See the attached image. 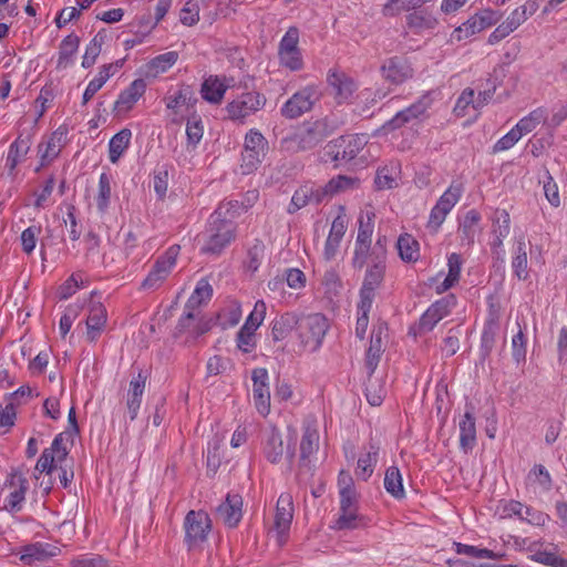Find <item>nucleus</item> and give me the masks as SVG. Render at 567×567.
Returning a JSON list of instances; mask_svg holds the SVG:
<instances>
[{
    "label": "nucleus",
    "instance_id": "34",
    "mask_svg": "<svg viewBox=\"0 0 567 567\" xmlns=\"http://www.w3.org/2000/svg\"><path fill=\"white\" fill-rule=\"evenodd\" d=\"M480 220L481 214L475 209H471L465 214L464 219L460 224L458 228L460 239L463 245L470 246L474 244L476 228Z\"/></svg>",
    "mask_w": 567,
    "mask_h": 567
},
{
    "label": "nucleus",
    "instance_id": "27",
    "mask_svg": "<svg viewBox=\"0 0 567 567\" xmlns=\"http://www.w3.org/2000/svg\"><path fill=\"white\" fill-rule=\"evenodd\" d=\"M319 449V433L317 429L307 426L300 442V467L310 468V456Z\"/></svg>",
    "mask_w": 567,
    "mask_h": 567
},
{
    "label": "nucleus",
    "instance_id": "42",
    "mask_svg": "<svg viewBox=\"0 0 567 567\" xmlns=\"http://www.w3.org/2000/svg\"><path fill=\"white\" fill-rule=\"evenodd\" d=\"M449 274L441 286L437 287V292H443L453 287L460 279L462 258L458 254L453 252L447 259Z\"/></svg>",
    "mask_w": 567,
    "mask_h": 567
},
{
    "label": "nucleus",
    "instance_id": "6",
    "mask_svg": "<svg viewBox=\"0 0 567 567\" xmlns=\"http://www.w3.org/2000/svg\"><path fill=\"white\" fill-rule=\"evenodd\" d=\"M184 529L188 549L199 547L212 529L209 515L204 511H189L184 519Z\"/></svg>",
    "mask_w": 567,
    "mask_h": 567
},
{
    "label": "nucleus",
    "instance_id": "37",
    "mask_svg": "<svg viewBox=\"0 0 567 567\" xmlns=\"http://www.w3.org/2000/svg\"><path fill=\"white\" fill-rule=\"evenodd\" d=\"M132 133L128 128H123L116 133L109 143V158L115 164L130 145Z\"/></svg>",
    "mask_w": 567,
    "mask_h": 567
},
{
    "label": "nucleus",
    "instance_id": "64",
    "mask_svg": "<svg viewBox=\"0 0 567 567\" xmlns=\"http://www.w3.org/2000/svg\"><path fill=\"white\" fill-rule=\"evenodd\" d=\"M460 331L457 329H450L447 336L443 339L442 351L446 357L454 355L460 348Z\"/></svg>",
    "mask_w": 567,
    "mask_h": 567
},
{
    "label": "nucleus",
    "instance_id": "3",
    "mask_svg": "<svg viewBox=\"0 0 567 567\" xmlns=\"http://www.w3.org/2000/svg\"><path fill=\"white\" fill-rule=\"evenodd\" d=\"M322 92L317 84H308L293 93L280 107V115L295 120L312 111L320 101Z\"/></svg>",
    "mask_w": 567,
    "mask_h": 567
},
{
    "label": "nucleus",
    "instance_id": "31",
    "mask_svg": "<svg viewBox=\"0 0 567 567\" xmlns=\"http://www.w3.org/2000/svg\"><path fill=\"white\" fill-rule=\"evenodd\" d=\"M31 147V136L30 135H19L17 140L10 145L8 156H7V167L10 173H13L17 165L21 162V159L28 154Z\"/></svg>",
    "mask_w": 567,
    "mask_h": 567
},
{
    "label": "nucleus",
    "instance_id": "45",
    "mask_svg": "<svg viewBox=\"0 0 567 567\" xmlns=\"http://www.w3.org/2000/svg\"><path fill=\"white\" fill-rule=\"evenodd\" d=\"M111 176L102 173L99 178V190L96 195V207L101 214L106 213L111 199Z\"/></svg>",
    "mask_w": 567,
    "mask_h": 567
},
{
    "label": "nucleus",
    "instance_id": "14",
    "mask_svg": "<svg viewBox=\"0 0 567 567\" xmlns=\"http://www.w3.org/2000/svg\"><path fill=\"white\" fill-rule=\"evenodd\" d=\"M96 291L91 292V301L89 305V316L86 318V339L94 342L104 331L107 322V311L104 305L100 301H94Z\"/></svg>",
    "mask_w": 567,
    "mask_h": 567
},
{
    "label": "nucleus",
    "instance_id": "35",
    "mask_svg": "<svg viewBox=\"0 0 567 567\" xmlns=\"http://www.w3.org/2000/svg\"><path fill=\"white\" fill-rule=\"evenodd\" d=\"M527 265V243L522 236L516 240L515 256L512 260L514 274L519 280H526L528 278Z\"/></svg>",
    "mask_w": 567,
    "mask_h": 567
},
{
    "label": "nucleus",
    "instance_id": "16",
    "mask_svg": "<svg viewBox=\"0 0 567 567\" xmlns=\"http://www.w3.org/2000/svg\"><path fill=\"white\" fill-rule=\"evenodd\" d=\"M373 217H374V214H371V215L368 214L367 223L363 221L362 217H360V219H359L360 225H359V229H358L355 250H354V257H353V266L359 269H361L367 262V255L370 249L371 236L373 233V223H372Z\"/></svg>",
    "mask_w": 567,
    "mask_h": 567
},
{
    "label": "nucleus",
    "instance_id": "39",
    "mask_svg": "<svg viewBox=\"0 0 567 567\" xmlns=\"http://www.w3.org/2000/svg\"><path fill=\"white\" fill-rule=\"evenodd\" d=\"M384 260H375L373 265L367 269L361 289H369V291L375 292L384 279Z\"/></svg>",
    "mask_w": 567,
    "mask_h": 567
},
{
    "label": "nucleus",
    "instance_id": "63",
    "mask_svg": "<svg viewBox=\"0 0 567 567\" xmlns=\"http://www.w3.org/2000/svg\"><path fill=\"white\" fill-rule=\"evenodd\" d=\"M450 212H451L450 209H447L446 207H443L436 203L430 213L427 228L432 229L433 231H437V229L441 227V225L443 224V221L446 218V215Z\"/></svg>",
    "mask_w": 567,
    "mask_h": 567
},
{
    "label": "nucleus",
    "instance_id": "46",
    "mask_svg": "<svg viewBox=\"0 0 567 567\" xmlns=\"http://www.w3.org/2000/svg\"><path fill=\"white\" fill-rule=\"evenodd\" d=\"M213 295V288L206 280H200L192 296L188 298L186 305L187 308H195L197 309L204 301H207L210 299Z\"/></svg>",
    "mask_w": 567,
    "mask_h": 567
},
{
    "label": "nucleus",
    "instance_id": "44",
    "mask_svg": "<svg viewBox=\"0 0 567 567\" xmlns=\"http://www.w3.org/2000/svg\"><path fill=\"white\" fill-rule=\"evenodd\" d=\"M105 39L106 34L102 31H99L91 40V42L87 44L82 60V66L84 69H89L95 63L97 56L101 53L102 45L105 42Z\"/></svg>",
    "mask_w": 567,
    "mask_h": 567
},
{
    "label": "nucleus",
    "instance_id": "4",
    "mask_svg": "<svg viewBox=\"0 0 567 567\" xmlns=\"http://www.w3.org/2000/svg\"><path fill=\"white\" fill-rule=\"evenodd\" d=\"M432 103L431 93L423 94L415 103L399 111L391 120L386 121L381 126V131L388 134L406 124L423 121L429 116L427 111L431 109Z\"/></svg>",
    "mask_w": 567,
    "mask_h": 567
},
{
    "label": "nucleus",
    "instance_id": "2",
    "mask_svg": "<svg viewBox=\"0 0 567 567\" xmlns=\"http://www.w3.org/2000/svg\"><path fill=\"white\" fill-rule=\"evenodd\" d=\"M329 329L328 319L321 313L298 317L297 336L302 350L317 351Z\"/></svg>",
    "mask_w": 567,
    "mask_h": 567
},
{
    "label": "nucleus",
    "instance_id": "52",
    "mask_svg": "<svg viewBox=\"0 0 567 567\" xmlns=\"http://www.w3.org/2000/svg\"><path fill=\"white\" fill-rule=\"evenodd\" d=\"M280 64L290 71H299L303 68L300 50L278 52Z\"/></svg>",
    "mask_w": 567,
    "mask_h": 567
},
{
    "label": "nucleus",
    "instance_id": "47",
    "mask_svg": "<svg viewBox=\"0 0 567 567\" xmlns=\"http://www.w3.org/2000/svg\"><path fill=\"white\" fill-rule=\"evenodd\" d=\"M395 169L393 165L378 168L374 178L375 188L379 190L393 188L396 185Z\"/></svg>",
    "mask_w": 567,
    "mask_h": 567
},
{
    "label": "nucleus",
    "instance_id": "20",
    "mask_svg": "<svg viewBox=\"0 0 567 567\" xmlns=\"http://www.w3.org/2000/svg\"><path fill=\"white\" fill-rule=\"evenodd\" d=\"M385 331V323H380L372 330L370 346L365 354V368L368 370L369 377L374 373L383 353V334Z\"/></svg>",
    "mask_w": 567,
    "mask_h": 567
},
{
    "label": "nucleus",
    "instance_id": "50",
    "mask_svg": "<svg viewBox=\"0 0 567 567\" xmlns=\"http://www.w3.org/2000/svg\"><path fill=\"white\" fill-rule=\"evenodd\" d=\"M492 233L499 236H508L511 218L506 209H496L492 216Z\"/></svg>",
    "mask_w": 567,
    "mask_h": 567
},
{
    "label": "nucleus",
    "instance_id": "48",
    "mask_svg": "<svg viewBox=\"0 0 567 567\" xmlns=\"http://www.w3.org/2000/svg\"><path fill=\"white\" fill-rule=\"evenodd\" d=\"M178 59V53L175 51H169L163 54H159L151 60L150 70L154 71L155 74L163 73L169 68H172Z\"/></svg>",
    "mask_w": 567,
    "mask_h": 567
},
{
    "label": "nucleus",
    "instance_id": "61",
    "mask_svg": "<svg viewBox=\"0 0 567 567\" xmlns=\"http://www.w3.org/2000/svg\"><path fill=\"white\" fill-rule=\"evenodd\" d=\"M513 358L519 363L526 358V337L523 329L519 328L518 332L512 339Z\"/></svg>",
    "mask_w": 567,
    "mask_h": 567
},
{
    "label": "nucleus",
    "instance_id": "51",
    "mask_svg": "<svg viewBox=\"0 0 567 567\" xmlns=\"http://www.w3.org/2000/svg\"><path fill=\"white\" fill-rule=\"evenodd\" d=\"M456 306V297L453 293L446 295L440 300L435 301L429 307V309L439 318L441 321L443 318L449 316L452 309Z\"/></svg>",
    "mask_w": 567,
    "mask_h": 567
},
{
    "label": "nucleus",
    "instance_id": "30",
    "mask_svg": "<svg viewBox=\"0 0 567 567\" xmlns=\"http://www.w3.org/2000/svg\"><path fill=\"white\" fill-rule=\"evenodd\" d=\"M166 107L176 111L177 107L185 105L187 109H192L198 102L196 92L190 85L183 84L179 86L175 94H172L165 99Z\"/></svg>",
    "mask_w": 567,
    "mask_h": 567
},
{
    "label": "nucleus",
    "instance_id": "17",
    "mask_svg": "<svg viewBox=\"0 0 567 567\" xmlns=\"http://www.w3.org/2000/svg\"><path fill=\"white\" fill-rule=\"evenodd\" d=\"M327 83L332 89L333 97L338 104L347 102L357 90L354 80L344 72L337 70L328 72Z\"/></svg>",
    "mask_w": 567,
    "mask_h": 567
},
{
    "label": "nucleus",
    "instance_id": "28",
    "mask_svg": "<svg viewBox=\"0 0 567 567\" xmlns=\"http://www.w3.org/2000/svg\"><path fill=\"white\" fill-rule=\"evenodd\" d=\"M359 186L360 179L358 177L338 175L322 185V188L328 202L332 196L344 193L347 190L357 189Z\"/></svg>",
    "mask_w": 567,
    "mask_h": 567
},
{
    "label": "nucleus",
    "instance_id": "26",
    "mask_svg": "<svg viewBox=\"0 0 567 567\" xmlns=\"http://www.w3.org/2000/svg\"><path fill=\"white\" fill-rule=\"evenodd\" d=\"M146 83L143 79L134 80L127 89L121 92L115 102V109L121 111H128L137 102V100L145 93Z\"/></svg>",
    "mask_w": 567,
    "mask_h": 567
},
{
    "label": "nucleus",
    "instance_id": "40",
    "mask_svg": "<svg viewBox=\"0 0 567 567\" xmlns=\"http://www.w3.org/2000/svg\"><path fill=\"white\" fill-rule=\"evenodd\" d=\"M437 20L424 11H414L406 16V25L414 33H421L424 30L434 29Z\"/></svg>",
    "mask_w": 567,
    "mask_h": 567
},
{
    "label": "nucleus",
    "instance_id": "7",
    "mask_svg": "<svg viewBox=\"0 0 567 567\" xmlns=\"http://www.w3.org/2000/svg\"><path fill=\"white\" fill-rule=\"evenodd\" d=\"M365 144L367 141L363 136H340L328 143L326 147V156H328L332 162H350L357 157Z\"/></svg>",
    "mask_w": 567,
    "mask_h": 567
},
{
    "label": "nucleus",
    "instance_id": "9",
    "mask_svg": "<svg viewBox=\"0 0 567 567\" xmlns=\"http://www.w3.org/2000/svg\"><path fill=\"white\" fill-rule=\"evenodd\" d=\"M324 202H327V198L322 185L307 182L295 190L287 213L292 215L307 205H320Z\"/></svg>",
    "mask_w": 567,
    "mask_h": 567
},
{
    "label": "nucleus",
    "instance_id": "49",
    "mask_svg": "<svg viewBox=\"0 0 567 567\" xmlns=\"http://www.w3.org/2000/svg\"><path fill=\"white\" fill-rule=\"evenodd\" d=\"M463 193V185L461 183L453 182L450 187L443 193V195L436 202L439 205L452 208L457 204Z\"/></svg>",
    "mask_w": 567,
    "mask_h": 567
},
{
    "label": "nucleus",
    "instance_id": "12",
    "mask_svg": "<svg viewBox=\"0 0 567 567\" xmlns=\"http://www.w3.org/2000/svg\"><path fill=\"white\" fill-rule=\"evenodd\" d=\"M293 518V502L290 494H281L278 497L275 514V530L279 545L287 539V534Z\"/></svg>",
    "mask_w": 567,
    "mask_h": 567
},
{
    "label": "nucleus",
    "instance_id": "10",
    "mask_svg": "<svg viewBox=\"0 0 567 567\" xmlns=\"http://www.w3.org/2000/svg\"><path fill=\"white\" fill-rule=\"evenodd\" d=\"M380 72L384 81L400 85L413 78L414 70L404 56H391L385 59L381 66Z\"/></svg>",
    "mask_w": 567,
    "mask_h": 567
},
{
    "label": "nucleus",
    "instance_id": "5",
    "mask_svg": "<svg viewBox=\"0 0 567 567\" xmlns=\"http://www.w3.org/2000/svg\"><path fill=\"white\" fill-rule=\"evenodd\" d=\"M333 131L334 126L327 117L319 118L308 123L301 132L295 134L291 141L296 143L297 150L309 151L321 144Z\"/></svg>",
    "mask_w": 567,
    "mask_h": 567
},
{
    "label": "nucleus",
    "instance_id": "22",
    "mask_svg": "<svg viewBox=\"0 0 567 567\" xmlns=\"http://www.w3.org/2000/svg\"><path fill=\"white\" fill-rule=\"evenodd\" d=\"M499 308L494 303H491L481 339V349L485 355L491 353L495 344L496 336L499 330Z\"/></svg>",
    "mask_w": 567,
    "mask_h": 567
},
{
    "label": "nucleus",
    "instance_id": "41",
    "mask_svg": "<svg viewBox=\"0 0 567 567\" xmlns=\"http://www.w3.org/2000/svg\"><path fill=\"white\" fill-rule=\"evenodd\" d=\"M384 488L393 497L401 499L405 496V492L402 484V476L400 470L396 466H390L384 475Z\"/></svg>",
    "mask_w": 567,
    "mask_h": 567
},
{
    "label": "nucleus",
    "instance_id": "38",
    "mask_svg": "<svg viewBox=\"0 0 567 567\" xmlns=\"http://www.w3.org/2000/svg\"><path fill=\"white\" fill-rule=\"evenodd\" d=\"M80 38L71 33L60 43L58 68H68L72 63V56L79 49Z\"/></svg>",
    "mask_w": 567,
    "mask_h": 567
},
{
    "label": "nucleus",
    "instance_id": "21",
    "mask_svg": "<svg viewBox=\"0 0 567 567\" xmlns=\"http://www.w3.org/2000/svg\"><path fill=\"white\" fill-rule=\"evenodd\" d=\"M68 130L60 126L54 131L45 143H40L38 152L41 157V165H47L56 158L65 144Z\"/></svg>",
    "mask_w": 567,
    "mask_h": 567
},
{
    "label": "nucleus",
    "instance_id": "33",
    "mask_svg": "<svg viewBox=\"0 0 567 567\" xmlns=\"http://www.w3.org/2000/svg\"><path fill=\"white\" fill-rule=\"evenodd\" d=\"M16 481L19 484V488L14 489L9 494L6 501V509L11 513L19 512L22 507V503L25 498V493L28 491V480L22 475L13 474L11 476V485L16 484Z\"/></svg>",
    "mask_w": 567,
    "mask_h": 567
},
{
    "label": "nucleus",
    "instance_id": "11",
    "mask_svg": "<svg viewBox=\"0 0 567 567\" xmlns=\"http://www.w3.org/2000/svg\"><path fill=\"white\" fill-rule=\"evenodd\" d=\"M266 103V99L258 92H247L228 103L226 110L231 120H244L259 111Z\"/></svg>",
    "mask_w": 567,
    "mask_h": 567
},
{
    "label": "nucleus",
    "instance_id": "55",
    "mask_svg": "<svg viewBox=\"0 0 567 567\" xmlns=\"http://www.w3.org/2000/svg\"><path fill=\"white\" fill-rule=\"evenodd\" d=\"M532 559L550 567H567V559L546 550L536 551L532 555Z\"/></svg>",
    "mask_w": 567,
    "mask_h": 567
},
{
    "label": "nucleus",
    "instance_id": "43",
    "mask_svg": "<svg viewBox=\"0 0 567 567\" xmlns=\"http://www.w3.org/2000/svg\"><path fill=\"white\" fill-rule=\"evenodd\" d=\"M171 270L164 266V264L157 260L153 265L147 277L142 282V288L145 290L157 289L169 275Z\"/></svg>",
    "mask_w": 567,
    "mask_h": 567
},
{
    "label": "nucleus",
    "instance_id": "13",
    "mask_svg": "<svg viewBox=\"0 0 567 567\" xmlns=\"http://www.w3.org/2000/svg\"><path fill=\"white\" fill-rule=\"evenodd\" d=\"M502 18V13L492 9H485L471 17L466 22L458 27L455 32L458 39L468 38L482 30L496 24Z\"/></svg>",
    "mask_w": 567,
    "mask_h": 567
},
{
    "label": "nucleus",
    "instance_id": "56",
    "mask_svg": "<svg viewBox=\"0 0 567 567\" xmlns=\"http://www.w3.org/2000/svg\"><path fill=\"white\" fill-rule=\"evenodd\" d=\"M186 135L189 143L196 145L203 137V126L200 118L193 114L186 125Z\"/></svg>",
    "mask_w": 567,
    "mask_h": 567
},
{
    "label": "nucleus",
    "instance_id": "29",
    "mask_svg": "<svg viewBox=\"0 0 567 567\" xmlns=\"http://www.w3.org/2000/svg\"><path fill=\"white\" fill-rule=\"evenodd\" d=\"M298 316L292 312L282 313L271 322V338L281 341L295 329L297 331Z\"/></svg>",
    "mask_w": 567,
    "mask_h": 567
},
{
    "label": "nucleus",
    "instance_id": "59",
    "mask_svg": "<svg viewBox=\"0 0 567 567\" xmlns=\"http://www.w3.org/2000/svg\"><path fill=\"white\" fill-rule=\"evenodd\" d=\"M198 312H196L195 308H187V305H185V311L184 315L178 320V323L176 326L177 333H184L186 331L192 332L194 329V324L196 322Z\"/></svg>",
    "mask_w": 567,
    "mask_h": 567
},
{
    "label": "nucleus",
    "instance_id": "57",
    "mask_svg": "<svg viewBox=\"0 0 567 567\" xmlns=\"http://www.w3.org/2000/svg\"><path fill=\"white\" fill-rule=\"evenodd\" d=\"M528 476L529 478H534V481H536L545 491H549L553 486L551 476L547 468L542 464L535 465L530 470Z\"/></svg>",
    "mask_w": 567,
    "mask_h": 567
},
{
    "label": "nucleus",
    "instance_id": "23",
    "mask_svg": "<svg viewBox=\"0 0 567 567\" xmlns=\"http://www.w3.org/2000/svg\"><path fill=\"white\" fill-rule=\"evenodd\" d=\"M58 547L47 543H34L23 547L21 560L24 564L32 565L35 561H44L56 555Z\"/></svg>",
    "mask_w": 567,
    "mask_h": 567
},
{
    "label": "nucleus",
    "instance_id": "24",
    "mask_svg": "<svg viewBox=\"0 0 567 567\" xmlns=\"http://www.w3.org/2000/svg\"><path fill=\"white\" fill-rule=\"evenodd\" d=\"M460 447L467 453L476 444V426L473 409L466 410L460 421Z\"/></svg>",
    "mask_w": 567,
    "mask_h": 567
},
{
    "label": "nucleus",
    "instance_id": "62",
    "mask_svg": "<svg viewBox=\"0 0 567 567\" xmlns=\"http://www.w3.org/2000/svg\"><path fill=\"white\" fill-rule=\"evenodd\" d=\"M544 194L551 206L558 207L560 205L558 186L549 172H546V179L544 181Z\"/></svg>",
    "mask_w": 567,
    "mask_h": 567
},
{
    "label": "nucleus",
    "instance_id": "1",
    "mask_svg": "<svg viewBox=\"0 0 567 567\" xmlns=\"http://www.w3.org/2000/svg\"><path fill=\"white\" fill-rule=\"evenodd\" d=\"M238 202L220 203L210 215L205 233L203 254L219 255L236 238L235 217L238 216Z\"/></svg>",
    "mask_w": 567,
    "mask_h": 567
},
{
    "label": "nucleus",
    "instance_id": "54",
    "mask_svg": "<svg viewBox=\"0 0 567 567\" xmlns=\"http://www.w3.org/2000/svg\"><path fill=\"white\" fill-rule=\"evenodd\" d=\"M237 347L245 353H249L256 347L255 331L243 326L237 332Z\"/></svg>",
    "mask_w": 567,
    "mask_h": 567
},
{
    "label": "nucleus",
    "instance_id": "8",
    "mask_svg": "<svg viewBox=\"0 0 567 567\" xmlns=\"http://www.w3.org/2000/svg\"><path fill=\"white\" fill-rule=\"evenodd\" d=\"M268 151V142L265 136L255 128L249 130L245 136L243 167L247 173L257 168Z\"/></svg>",
    "mask_w": 567,
    "mask_h": 567
},
{
    "label": "nucleus",
    "instance_id": "18",
    "mask_svg": "<svg viewBox=\"0 0 567 567\" xmlns=\"http://www.w3.org/2000/svg\"><path fill=\"white\" fill-rule=\"evenodd\" d=\"M243 498L238 494H227L216 511L217 518L229 528H235L243 517Z\"/></svg>",
    "mask_w": 567,
    "mask_h": 567
},
{
    "label": "nucleus",
    "instance_id": "58",
    "mask_svg": "<svg viewBox=\"0 0 567 567\" xmlns=\"http://www.w3.org/2000/svg\"><path fill=\"white\" fill-rule=\"evenodd\" d=\"M41 233L40 226H30L27 229H24L21 234V244H22V250L25 254H31L37 244V237Z\"/></svg>",
    "mask_w": 567,
    "mask_h": 567
},
{
    "label": "nucleus",
    "instance_id": "32",
    "mask_svg": "<svg viewBox=\"0 0 567 567\" xmlns=\"http://www.w3.org/2000/svg\"><path fill=\"white\" fill-rule=\"evenodd\" d=\"M379 445L370 442L368 450L358 460L357 475L363 481H367L373 473L379 458Z\"/></svg>",
    "mask_w": 567,
    "mask_h": 567
},
{
    "label": "nucleus",
    "instance_id": "36",
    "mask_svg": "<svg viewBox=\"0 0 567 567\" xmlns=\"http://www.w3.org/2000/svg\"><path fill=\"white\" fill-rule=\"evenodd\" d=\"M398 250L401 259L406 262H414L420 257V246L417 240L410 234H403L399 237Z\"/></svg>",
    "mask_w": 567,
    "mask_h": 567
},
{
    "label": "nucleus",
    "instance_id": "25",
    "mask_svg": "<svg viewBox=\"0 0 567 567\" xmlns=\"http://www.w3.org/2000/svg\"><path fill=\"white\" fill-rule=\"evenodd\" d=\"M225 81L226 78H219L217 75L208 76L202 84V97L213 104L220 103L229 86Z\"/></svg>",
    "mask_w": 567,
    "mask_h": 567
},
{
    "label": "nucleus",
    "instance_id": "19",
    "mask_svg": "<svg viewBox=\"0 0 567 567\" xmlns=\"http://www.w3.org/2000/svg\"><path fill=\"white\" fill-rule=\"evenodd\" d=\"M285 453L284 440L276 426H270L262 432V454L272 464L281 461Z\"/></svg>",
    "mask_w": 567,
    "mask_h": 567
},
{
    "label": "nucleus",
    "instance_id": "60",
    "mask_svg": "<svg viewBox=\"0 0 567 567\" xmlns=\"http://www.w3.org/2000/svg\"><path fill=\"white\" fill-rule=\"evenodd\" d=\"M299 43V30L296 27H290L279 43L278 52L300 50Z\"/></svg>",
    "mask_w": 567,
    "mask_h": 567
},
{
    "label": "nucleus",
    "instance_id": "15",
    "mask_svg": "<svg viewBox=\"0 0 567 567\" xmlns=\"http://www.w3.org/2000/svg\"><path fill=\"white\" fill-rule=\"evenodd\" d=\"M252 394L257 411L266 416L270 411V392L268 386V371L265 368L252 370Z\"/></svg>",
    "mask_w": 567,
    "mask_h": 567
},
{
    "label": "nucleus",
    "instance_id": "53",
    "mask_svg": "<svg viewBox=\"0 0 567 567\" xmlns=\"http://www.w3.org/2000/svg\"><path fill=\"white\" fill-rule=\"evenodd\" d=\"M266 303L264 300H258L255 303V307L248 318L246 319L244 326L249 328L252 331H256L258 327L262 323L266 316Z\"/></svg>",
    "mask_w": 567,
    "mask_h": 567
}]
</instances>
